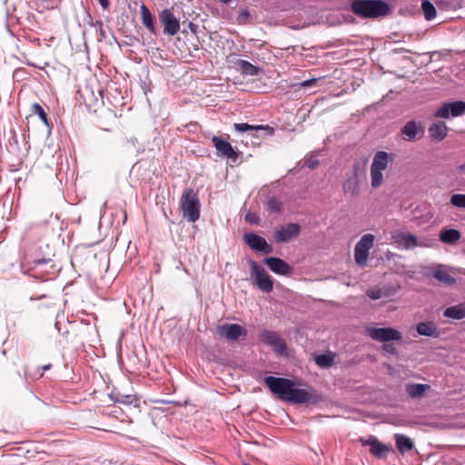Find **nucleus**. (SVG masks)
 Listing matches in <instances>:
<instances>
[{"mask_svg":"<svg viewBox=\"0 0 465 465\" xmlns=\"http://www.w3.org/2000/svg\"><path fill=\"white\" fill-rule=\"evenodd\" d=\"M35 267L43 265V264H48L53 263V261L51 259H38L34 262Z\"/></svg>","mask_w":465,"mask_h":465,"instance_id":"a19ab883","label":"nucleus"},{"mask_svg":"<svg viewBox=\"0 0 465 465\" xmlns=\"http://www.w3.org/2000/svg\"><path fill=\"white\" fill-rule=\"evenodd\" d=\"M219 337L226 339L230 341H235L240 337L247 335V331L237 323H223L216 329Z\"/></svg>","mask_w":465,"mask_h":465,"instance_id":"9d476101","label":"nucleus"},{"mask_svg":"<svg viewBox=\"0 0 465 465\" xmlns=\"http://www.w3.org/2000/svg\"><path fill=\"white\" fill-rule=\"evenodd\" d=\"M458 172L465 174V163L458 167Z\"/></svg>","mask_w":465,"mask_h":465,"instance_id":"49530a36","label":"nucleus"},{"mask_svg":"<svg viewBox=\"0 0 465 465\" xmlns=\"http://www.w3.org/2000/svg\"><path fill=\"white\" fill-rule=\"evenodd\" d=\"M250 14L248 10H242L240 16L238 18L239 22H242V20H246L249 17Z\"/></svg>","mask_w":465,"mask_h":465,"instance_id":"79ce46f5","label":"nucleus"},{"mask_svg":"<svg viewBox=\"0 0 465 465\" xmlns=\"http://www.w3.org/2000/svg\"><path fill=\"white\" fill-rule=\"evenodd\" d=\"M460 236V232L456 229H444L440 233V240L445 243H454Z\"/></svg>","mask_w":465,"mask_h":465,"instance_id":"cd10ccee","label":"nucleus"},{"mask_svg":"<svg viewBox=\"0 0 465 465\" xmlns=\"http://www.w3.org/2000/svg\"><path fill=\"white\" fill-rule=\"evenodd\" d=\"M160 22L163 25V32L169 35H176L180 30V22L174 16L173 12L165 8L163 9L159 15Z\"/></svg>","mask_w":465,"mask_h":465,"instance_id":"4468645a","label":"nucleus"},{"mask_svg":"<svg viewBox=\"0 0 465 465\" xmlns=\"http://www.w3.org/2000/svg\"><path fill=\"white\" fill-rule=\"evenodd\" d=\"M263 381L272 393L283 401L294 404H316L320 401L321 398L314 390L295 388L296 382L293 380L266 376Z\"/></svg>","mask_w":465,"mask_h":465,"instance_id":"f257e3e1","label":"nucleus"},{"mask_svg":"<svg viewBox=\"0 0 465 465\" xmlns=\"http://www.w3.org/2000/svg\"><path fill=\"white\" fill-rule=\"evenodd\" d=\"M246 220L249 221L250 223H255L256 221L253 219V217H251L249 218V216L246 217Z\"/></svg>","mask_w":465,"mask_h":465,"instance_id":"09e8293b","label":"nucleus"},{"mask_svg":"<svg viewBox=\"0 0 465 465\" xmlns=\"http://www.w3.org/2000/svg\"><path fill=\"white\" fill-rule=\"evenodd\" d=\"M366 294L371 300H379L382 296V292L381 289H370Z\"/></svg>","mask_w":465,"mask_h":465,"instance_id":"e433bc0d","label":"nucleus"},{"mask_svg":"<svg viewBox=\"0 0 465 465\" xmlns=\"http://www.w3.org/2000/svg\"><path fill=\"white\" fill-rule=\"evenodd\" d=\"M243 240L245 243L255 252H259L263 254H269L273 251L272 246L269 244L263 237L254 232L245 233L243 235Z\"/></svg>","mask_w":465,"mask_h":465,"instance_id":"9b49d317","label":"nucleus"},{"mask_svg":"<svg viewBox=\"0 0 465 465\" xmlns=\"http://www.w3.org/2000/svg\"><path fill=\"white\" fill-rule=\"evenodd\" d=\"M249 266L253 284L262 292H271L273 289V282L265 269L253 260L249 261Z\"/></svg>","mask_w":465,"mask_h":465,"instance_id":"39448f33","label":"nucleus"},{"mask_svg":"<svg viewBox=\"0 0 465 465\" xmlns=\"http://www.w3.org/2000/svg\"><path fill=\"white\" fill-rule=\"evenodd\" d=\"M212 142L221 156L226 157L227 159H230L232 162H236L238 158V153L235 152V150L229 142L223 140L218 136H213Z\"/></svg>","mask_w":465,"mask_h":465,"instance_id":"f3484780","label":"nucleus"},{"mask_svg":"<svg viewBox=\"0 0 465 465\" xmlns=\"http://www.w3.org/2000/svg\"><path fill=\"white\" fill-rule=\"evenodd\" d=\"M319 80H320V78L308 79V80H305V81H302V83H300L299 85L301 87H310V86L314 85Z\"/></svg>","mask_w":465,"mask_h":465,"instance_id":"58836bf2","label":"nucleus"},{"mask_svg":"<svg viewBox=\"0 0 465 465\" xmlns=\"http://www.w3.org/2000/svg\"><path fill=\"white\" fill-rule=\"evenodd\" d=\"M366 332L371 340L382 343L402 339V333L392 327L375 328L368 326L366 327Z\"/></svg>","mask_w":465,"mask_h":465,"instance_id":"423d86ee","label":"nucleus"},{"mask_svg":"<svg viewBox=\"0 0 465 465\" xmlns=\"http://www.w3.org/2000/svg\"><path fill=\"white\" fill-rule=\"evenodd\" d=\"M417 332L421 336L438 338L440 331L433 322H420L416 325Z\"/></svg>","mask_w":465,"mask_h":465,"instance_id":"412c9836","label":"nucleus"},{"mask_svg":"<svg viewBox=\"0 0 465 465\" xmlns=\"http://www.w3.org/2000/svg\"><path fill=\"white\" fill-rule=\"evenodd\" d=\"M465 112V102L463 101H454L444 103L440 107H439L433 116L435 118H444L449 119L450 117H458L463 114Z\"/></svg>","mask_w":465,"mask_h":465,"instance_id":"1a4fd4ad","label":"nucleus"},{"mask_svg":"<svg viewBox=\"0 0 465 465\" xmlns=\"http://www.w3.org/2000/svg\"><path fill=\"white\" fill-rule=\"evenodd\" d=\"M382 351L385 353H388V354H391V355L398 354V351H397L396 347L393 344L389 343V342H384L383 343Z\"/></svg>","mask_w":465,"mask_h":465,"instance_id":"4c0bfd02","label":"nucleus"},{"mask_svg":"<svg viewBox=\"0 0 465 465\" xmlns=\"http://www.w3.org/2000/svg\"><path fill=\"white\" fill-rule=\"evenodd\" d=\"M451 272L465 274V269L460 267H450L444 264H438L434 268H431L432 276L446 286H453L457 282L456 279L450 274Z\"/></svg>","mask_w":465,"mask_h":465,"instance_id":"6e6552de","label":"nucleus"},{"mask_svg":"<svg viewBox=\"0 0 465 465\" xmlns=\"http://www.w3.org/2000/svg\"><path fill=\"white\" fill-rule=\"evenodd\" d=\"M141 11L143 24L150 32L154 33L153 20L149 9L144 5H143L141 6Z\"/></svg>","mask_w":465,"mask_h":465,"instance_id":"7c9ffc66","label":"nucleus"},{"mask_svg":"<svg viewBox=\"0 0 465 465\" xmlns=\"http://www.w3.org/2000/svg\"><path fill=\"white\" fill-rule=\"evenodd\" d=\"M183 216L189 222L194 223L200 217V201L193 189L184 192L181 200Z\"/></svg>","mask_w":465,"mask_h":465,"instance_id":"20e7f679","label":"nucleus"},{"mask_svg":"<svg viewBox=\"0 0 465 465\" xmlns=\"http://www.w3.org/2000/svg\"><path fill=\"white\" fill-rule=\"evenodd\" d=\"M361 181L356 178L348 177L342 185V189L345 194H349L352 197L359 194Z\"/></svg>","mask_w":465,"mask_h":465,"instance_id":"bb28decb","label":"nucleus"},{"mask_svg":"<svg viewBox=\"0 0 465 465\" xmlns=\"http://www.w3.org/2000/svg\"><path fill=\"white\" fill-rule=\"evenodd\" d=\"M33 112L39 116L45 124L48 125L47 114L39 104L35 103L33 104Z\"/></svg>","mask_w":465,"mask_h":465,"instance_id":"f704fd0d","label":"nucleus"},{"mask_svg":"<svg viewBox=\"0 0 465 465\" xmlns=\"http://www.w3.org/2000/svg\"><path fill=\"white\" fill-rule=\"evenodd\" d=\"M51 368H52V364H50V363H49V364H46V365H44V366H42V367H41V369H42L44 371H48V370H50Z\"/></svg>","mask_w":465,"mask_h":465,"instance_id":"de8ad7c7","label":"nucleus"},{"mask_svg":"<svg viewBox=\"0 0 465 465\" xmlns=\"http://www.w3.org/2000/svg\"><path fill=\"white\" fill-rule=\"evenodd\" d=\"M233 128L236 132L244 133L249 131H265L268 135L274 133V129L269 125H252L247 123L234 124Z\"/></svg>","mask_w":465,"mask_h":465,"instance_id":"5701e85b","label":"nucleus"},{"mask_svg":"<svg viewBox=\"0 0 465 465\" xmlns=\"http://www.w3.org/2000/svg\"><path fill=\"white\" fill-rule=\"evenodd\" d=\"M374 236L371 233L364 234L356 243L354 248L355 262L364 267L367 264L370 250L373 247Z\"/></svg>","mask_w":465,"mask_h":465,"instance_id":"0eeeda50","label":"nucleus"},{"mask_svg":"<svg viewBox=\"0 0 465 465\" xmlns=\"http://www.w3.org/2000/svg\"><path fill=\"white\" fill-rule=\"evenodd\" d=\"M443 315L454 320H461L465 318V302H460L457 305L446 308Z\"/></svg>","mask_w":465,"mask_h":465,"instance_id":"393cba45","label":"nucleus"},{"mask_svg":"<svg viewBox=\"0 0 465 465\" xmlns=\"http://www.w3.org/2000/svg\"><path fill=\"white\" fill-rule=\"evenodd\" d=\"M428 132L433 141L440 142L447 136L448 127L444 122H437L429 127Z\"/></svg>","mask_w":465,"mask_h":465,"instance_id":"aec40b11","label":"nucleus"},{"mask_svg":"<svg viewBox=\"0 0 465 465\" xmlns=\"http://www.w3.org/2000/svg\"><path fill=\"white\" fill-rule=\"evenodd\" d=\"M429 389L428 384L408 383L406 385V392L412 399L421 398Z\"/></svg>","mask_w":465,"mask_h":465,"instance_id":"b1692460","label":"nucleus"},{"mask_svg":"<svg viewBox=\"0 0 465 465\" xmlns=\"http://www.w3.org/2000/svg\"><path fill=\"white\" fill-rule=\"evenodd\" d=\"M235 66L237 70L243 75L256 76L262 72L260 67L255 66L250 62L242 59L237 60L235 62Z\"/></svg>","mask_w":465,"mask_h":465,"instance_id":"4be33fe9","label":"nucleus"},{"mask_svg":"<svg viewBox=\"0 0 465 465\" xmlns=\"http://www.w3.org/2000/svg\"><path fill=\"white\" fill-rule=\"evenodd\" d=\"M360 442L362 446H369L370 452L377 459H385L391 448L381 442L376 437L371 436L369 439H360Z\"/></svg>","mask_w":465,"mask_h":465,"instance_id":"ddd939ff","label":"nucleus"},{"mask_svg":"<svg viewBox=\"0 0 465 465\" xmlns=\"http://www.w3.org/2000/svg\"><path fill=\"white\" fill-rule=\"evenodd\" d=\"M98 2L104 10H106L109 7V0H98Z\"/></svg>","mask_w":465,"mask_h":465,"instance_id":"37998d69","label":"nucleus"},{"mask_svg":"<svg viewBox=\"0 0 465 465\" xmlns=\"http://www.w3.org/2000/svg\"><path fill=\"white\" fill-rule=\"evenodd\" d=\"M395 155L384 151L375 153L371 164V185L372 188H379L384 180L383 172L389 164L394 161Z\"/></svg>","mask_w":465,"mask_h":465,"instance_id":"7ed1b4c3","label":"nucleus"},{"mask_svg":"<svg viewBox=\"0 0 465 465\" xmlns=\"http://www.w3.org/2000/svg\"><path fill=\"white\" fill-rule=\"evenodd\" d=\"M282 203L275 197H272L267 201V208L272 213H280Z\"/></svg>","mask_w":465,"mask_h":465,"instance_id":"c9c22d12","label":"nucleus"},{"mask_svg":"<svg viewBox=\"0 0 465 465\" xmlns=\"http://www.w3.org/2000/svg\"><path fill=\"white\" fill-rule=\"evenodd\" d=\"M269 269L278 275H288L292 272V267L282 259L278 257H266L263 259Z\"/></svg>","mask_w":465,"mask_h":465,"instance_id":"a211bd4d","label":"nucleus"},{"mask_svg":"<svg viewBox=\"0 0 465 465\" xmlns=\"http://www.w3.org/2000/svg\"><path fill=\"white\" fill-rule=\"evenodd\" d=\"M111 399L118 403L131 405L136 401V397L133 394H121L114 393L111 395Z\"/></svg>","mask_w":465,"mask_h":465,"instance_id":"2f4dec72","label":"nucleus"},{"mask_svg":"<svg viewBox=\"0 0 465 465\" xmlns=\"http://www.w3.org/2000/svg\"><path fill=\"white\" fill-rule=\"evenodd\" d=\"M401 133L405 141L414 142L423 137L425 130L420 123L411 120L403 125Z\"/></svg>","mask_w":465,"mask_h":465,"instance_id":"2eb2a0df","label":"nucleus"},{"mask_svg":"<svg viewBox=\"0 0 465 465\" xmlns=\"http://www.w3.org/2000/svg\"><path fill=\"white\" fill-rule=\"evenodd\" d=\"M394 242L405 250H412L418 246L429 247L424 242H419L418 238L412 234L403 232H397L393 234Z\"/></svg>","mask_w":465,"mask_h":465,"instance_id":"f8f14e48","label":"nucleus"},{"mask_svg":"<svg viewBox=\"0 0 465 465\" xmlns=\"http://www.w3.org/2000/svg\"><path fill=\"white\" fill-rule=\"evenodd\" d=\"M351 11L358 16L364 18H377L387 15L390 5L381 0H352Z\"/></svg>","mask_w":465,"mask_h":465,"instance_id":"f03ea898","label":"nucleus"},{"mask_svg":"<svg viewBox=\"0 0 465 465\" xmlns=\"http://www.w3.org/2000/svg\"><path fill=\"white\" fill-rule=\"evenodd\" d=\"M421 10L424 15V18L427 21H431L436 17L437 12L433 4L430 0L421 1Z\"/></svg>","mask_w":465,"mask_h":465,"instance_id":"c756f323","label":"nucleus"},{"mask_svg":"<svg viewBox=\"0 0 465 465\" xmlns=\"http://www.w3.org/2000/svg\"><path fill=\"white\" fill-rule=\"evenodd\" d=\"M318 164L319 161L317 159L310 157L305 160V165L310 169H314Z\"/></svg>","mask_w":465,"mask_h":465,"instance_id":"ea45409f","label":"nucleus"},{"mask_svg":"<svg viewBox=\"0 0 465 465\" xmlns=\"http://www.w3.org/2000/svg\"><path fill=\"white\" fill-rule=\"evenodd\" d=\"M301 227L298 223H288L275 231L273 238L276 242H288L300 233Z\"/></svg>","mask_w":465,"mask_h":465,"instance_id":"dca6fc26","label":"nucleus"},{"mask_svg":"<svg viewBox=\"0 0 465 465\" xmlns=\"http://www.w3.org/2000/svg\"><path fill=\"white\" fill-rule=\"evenodd\" d=\"M396 446L401 454L414 449V443L411 438L403 434H395Z\"/></svg>","mask_w":465,"mask_h":465,"instance_id":"a878e982","label":"nucleus"},{"mask_svg":"<svg viewBox=\"0 0 465 465\" xmlns=\"http://www.w3.org/2000/svg\"><path fill=\"white\" fill-rule=\"evenodd\" d=\"M219 2L224 4V5H232V4H237V0H218Z\"/></svg>","mask_w":465,"mask_h":465,"instance_id":"c03bdc74","label":"nucleus"},{"mask_svg":"<svg viewBox=\"0 0 465 465\" xmlns=\"http://www.w3.org/2000/svg\"><path fill=\"white\" fill-rule=\"evenodd\" d=\"M102 93H103L102 89H99L98 90V94H99L100 98H98V97L94 98V101H95L96 104L99 102V100L101 101V103H103V94H102Z\"/></svg>","mask_w":465,"mask_h":465,"instance_id":"a18cd8bd","label":"nucleus"},{"mask_svg":"<svg viewBox=\"0 0 465 465\" xmlns=\"http://www.w3.org/2000/svg\"><path fill=\"white\" fill-rule=\"evenodd\" d=\"M315 362L321 368H328L333 364L334 358L331 354L322 353L315 357Z\"/></svg>","mask_w":465,"mask_h":465,"instance_id":"473e14b6","label":"nucleus"},{"mask_svg":"<svg viewBox=\"0 0 465 465\" xmlns=\"http://www.w3.org/2000/svg\"><path fill=\"white\" fill-rule=\"evenodd\" d=\"M262 340L266 344L272 346L274 349V351L280 354H283L287 350L286 344L275 331H262Z\"/></svg>","mask_w":465,"mask_h":465,"instance_id":"6ab92c4d","label":"nucleus"},{"mask_svg":"<svg viewBox=\"0 0 465 465\" xmlns=\"http://www.w3.org/2000/svg\"><path fill=\"white\" fill-rule=\"evenodd\" d=\"M450 203L457 208L465 209V194H453L450 198Z\"/></svg>","mask_w":465,"mask_h":465,"instance_id":"72a5a7b5","label":"nucleus"},{"mask_svg":"<svg viewBox=\"0 0 465 465\" xmlns=\"http://www.w3.org/2000/svg\"><path fill=\"white\" fill-rule=\"evenodd\" d=\"M366 164L367 160H356L352 166V174L350 176L351 178H356L361 181L365 177L366 174Z\"/></svg>","mask_w":465,"mask_h":465,"instance_id":"c85d7f7f","label":"nucleus"}]
</instances>
